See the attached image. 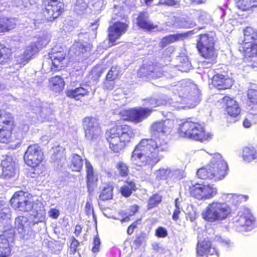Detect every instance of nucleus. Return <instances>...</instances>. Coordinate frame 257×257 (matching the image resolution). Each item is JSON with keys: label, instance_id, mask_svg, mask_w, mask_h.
I'll return each mask as SVG.
<instances>
[{"label": "nucleus", "instance_id": "12", "mask_svg": "<svg viewBox=\"0 0 257 257\" xmlns=\"http://www.w3.org/2000/svg\"><path fill=\"white\" fill-rule=\"evenodd\" d=\"M67 54L62 48H53L48 54L49 59L51 61V69L59 71L65 67L67 63Z\"/></svg>", "mask_w": 257, "mask_h": 257}, {"label": "nucleus", "instance_id": "18", "mask_svg": "<svg viewBox=\"0 0 257 257\" xmlns=\"http://www.w3.org/2000/svg\"><path fill=\"white\" fill-rule=\"evenodd\" d=\"M233 84V79L227 74L216 73L211 78V84L219 90L229 89Z\"/></svg>", "mask_w": 257, "mask_h": 257}, {"label": "nucleus", "instance_id": "60", "mask_svg": "<svg viewBox=\"0 0 257 257\" xmlns=\"http://www.w3.org/2000/svg\"><path fill=\"white\" fill-rule=\"evenodd\" d=\"M85 211L88 215L93 214V208L91 203L87 202L85 206Z\"/></svg>", "mask_w": 257, "mask_h": 257}, {"label": "nucleus", "instance_id": "49", "mask_svg": "<svg viewBox=\"0 0 257 257\" xmlns=\"http://www.w3.org/2000/svg\"><path fill=\"white\" fill-rule=\"evenodd\" d=\"M196 16L199 22L202 23H206L207 21L208 20V15L207 13L201 10H196Z\"/></svg>", "mask_w": 257, "mask_h": 257}, {"label": "nucleus", "instance_id": "45", "mask_svg": "<svg viewBox=\"0 0 257 257\" xmlns=\"http://www.w3.org/2000/svg\"><path fill=\"white\" fill-rule=\"evenodd\" d=\"M171 174L170 169L160 168L156 172V177L158 180H164L169 178Z\"/></svg>", "mask_w": 257, "mask_h": 257}, {"label": "nucleus", "instance_id": "62", "mask_svg": "<svg viewBox=\"0 0 257 257\" xmlns=\"http://www.w3.org/2000/svg\"><path fill=\"white\" fill-rule=\"evenodd\" d=\"M148 103L154 107H158L160 104V102L156 98H151L148 100Z\"/></svg>", "mask_w": 257, "mask_h": 257}, {"label": "nucleus", "instance_id": "55", "mask_svg": "<svg viewBox=\"0 0 257 257\" xmlns=\"http://www.w3.org/2000/svg\"><path fill=\"white\" fill-rule=\"evenodd\" d=\"M180 208L177 202V199L175 200V209L173 211L172 215V219L173 220L176 221L179 218V214H180Z\"/></svg>", "mask_w": 257, "mask_h": 257}, {"label": "nucleus", "instance_id": "35", "mask_svg": "<svg viewBox=\"0 0 257 257\" xmlns=\"http://www.w3.org/2000/svg\"><path fill=\"white\" fill-rule=\"evenodd\" d=\"M64 81L60 76H55L49 80V85L51 88L55 92H60L64 87Z\"/></svg>", "mask_w": 257, "mask_h": 257}, {"label": "nucleus", "instance_id": "57", "mask_svg": "<svg viewBox=\"0 0 257 257\" xmlns=\"http://www.w3.org/2000/svg\"><path fill=\"white\" fill-rule=\"evenodd\" d=\"M176 4V2L175 0H159L157 5L158 6H173Z\"/></svg>", "mask_w": 257, "mask_h": 257}, {"label": "nucleus", "instance_id": "9", "mask_svg": "<svg viewBox=\"0 0 257 257\" xmlns=\"http://www.w3.org/2000/svg\"><path fill=\"white\" fill-rule=\"evenodd\" d=\"M187 190L191 197L198 200L212 198L217 193V189L212 185L199 183L188 185Z\"/></svg>", "mask_w": 257, "mask_h": 257}, {"label": "nucleus", "instance_id": "56", "mask_svg": "<svg viewBox=\"0 0 257 257\" xmlns=\"http://www.w3.org/2000/svg\"><path fill=\"white\" fill-rule=\"evenodd\" d=\"M48 215L50 217L56 219L60 215V212L55 208H51L48 211Z\"/></svg>", "mask_w": 257, "mask_h": 257}, {"label": "nucleus", "instance_id": "1", "mask_svg": "<svg viewBox=\"0 0 257 257\" xmlns=\"http://www.w3.org/2000/svg\"><path fill=\"white\" fill-rule=\"evenodd\" d=\"M168 150V143L160 137L144 138L135 146L130 160L137 167L152 168L161 161L162 156L160 153Z\"/></svg>", "mask_w": 257, "mask_h": 257}, {"label": "nucleus", "instance_id": "54", "mask_svg": "<svg viewBox=\"0 0 257 257\" xmlns=\"http://www.w3.org/2000/svg\"><path fill=\"white\" fill-rule=\"evenodd\" d=\"M46 40L43 37L37 38V40L35 42L34 46H33V51L35 50L34 47H35L37 50L38 51L40 48H43L46 44Z\"/></svg>", "mask_w": 257, "mask_h": 257}, {"label": "nucleus", "instance_id": "8", "mask_svg": "<svg viewBox=\"0 0 257 257\" xmlns=\"http://www.w3.org/2000/svg\"><path fill=\"white\" fill-rule=\"evenodd\" d=\"M230 213V207L226 203L213 201L208 204L202 216L208 222H215L226 218Z\"/></svg>", "mask_w": 257, "mask_h": 257}, {"label": "nucleus", "instance_id": "24", "mask_svg": "<svg viewBox=\"0 0 257 257\" xmlns=\"http://www.w3.org/2000/svg\"><path fill=\"white\" fill-rule=\"evenodd\" d=\"M120 70L118 66H112L108 71L104 82V86L107 89L111 90L114 87V82L120 75Z\"/></svg>", "mask_w": 257, "mask_h": 257}, {"label": "nucleus", "instance_id": "21", "mask_svg": "<svg viewBox=\"0 0 257 257\" xmlns=\"http://www.w3.org/2000/svg\"><path fill=\"white\" fill-rule=\"evenodd\" d=\"M153 111L152 108L148 107L132 108V122L135 123L141 122L150 116Z\"/></svg>", "mask_w": 257, "mask_h": 257}, {"label": "nucleus", "instance_id": "19", "mask_svg": "<svg viewBox=\"0 0 257 257\" xmlns=\"http://www.w3.org/2000/svg\"><path fill=\"white\" fill-rule=\"evenodd\" d=\"M1 166L2 175L4 178L9 179L15 176L17 171L16 164L12 157L7 156L3 160Z\"/></svg>", "mask_w": 257, "mask_h": 257}, {"label": "nucleus", "instance_id": "53", "mask_svg": "<svg viewBox=\"0 0 257 257\" xmlns=\"http://www.w3.org/2000/svg\"><path fill=\"white\" fill-rule=\"evenodd\" d=\"M100 246V240L98 235H95L93 237V246L91 250L93 253H96L99 251V247Z\"/></svg>", "mask_w": 257, "mask_h": 257}, {"label": "nucleus", "instance_id": "17", "mask_svg": "<svg viewBox=\"0 0 257 257\" xmlns=\"http://www.w3.org/2000/svg\"><path fill=\"white\" fill-rule=\"evenodd\" d=\"M174 127V120L166 118L155 121L151 125V131L153 133L170 134Z\"/></svg>", "mask_w": 257, "mask_h": 257}, {"label": "nucleus", "instance_id": "59", "mask_svg": "<svg viewBox=\"0 0 257 257\" xmlns=\"http://www.w3.org/2000/svg\"><path fill=\"white\" fill-rule=\"evenodd\" d=\"M139 209V206L137 204H134L130 206L129 210V215L131 216H133L135 214H136Z\"/></svg>", "mask_w": 257, "mask_h": 257}, {"label": "nucleus", "instance_id": "50", "mask_svg": "<svg viewBox=\"0 0 257 257\" xmlns=\"http://www.w3.org/2000/svg\"><path fill=\"white\" fill-rule=\"evenodd\" d=\"M155 235L159 238H165L168 235V231L165 227L159 226L155 230Z\"/></svg>", "mask_w": 257, "mask_h": 257}, {"label": "nucleus", "instance_id": "25", "mask_svg": "<svg viewBox=\"0 0 257 257\" xmlns=\"http://www.w3.org/2000/svg\"><path fill=\"white\" fill-rule=\"evenodd\" d=\"M90 91L88 89L82 86L66 91V95L76 101H81L83 98L88 97Z\"/></svg>", "mask_w": 257, "mask_h": 257}, {"label": "nucleus", "instance_id": "36", "mask_svg": "<svg viewBox=\"0 0 257 257\" xmlns=\"http://www.w3.org/2000/svg\"><path fill=\"white\" fill-rule=\"evenodd\" d=\"M242 157L244 161H251L257 158V150L253 147H246L242 151Z\"/></svg>", "mask_w": 257, "mask_h": 257}, {"label": "nucleus", "instance_id": "64", "mask_svg": "<svg viewBox=\"0 0 257 257\" xmlns=\"http://www.w3.org/2000/svg\"><path fill=\"white\" fill-rule=\"evenodd\" d=\"M192 4L200 5L205 4L207 0H190Z\"/></svg>", "mask_w": 257, "mask_h": 257}, {"label": "nucleus", "instance_id": "20", "mask_svg": "<svg viewBox=\"0 0 257 257\" xmlns=\"http://www.w3.org/2000/svg\"><path fill=\"white\" fill-rule=\"evenodd\" d=\"M179 93L181 97H188L190 101L193 102V106L197 105L201 100L198 93L190 85H182Z\"/></svg>", "mask_w": 257, "mask_h": 257}, {"label": "nucleus", "instance_id": "16", "mask_svg": "<svg viewBox=\"0 0 257 257\" xmlns=\"http://www.w3.org/2000/svg\"><path fill=\"white\" fill-rule=\"evenodd\" d=\"M136 20V25L140 30L150 32L158 28V26L151 21L150 15L146 11L140 12Z\"/></svg>", "mask_w": 257, "mask_h": 257}, {"label": "nucleus", "instance_id": "5", "mask_svg": "<svg viewBox=\"0 0 257 257\" xmlns=\"http://www.w3.org/2000/svg\"><path fill=\"white\" fill-rule=\"evenodd\" d=\"M243 39L239 44V51L247 62H253L252 67L257 65V30L246 27L243 30Z\"/></svg>", "mask_w": 257, "mask_h": 257}, {"label": "nucleus", "instance_id": "34", "mask_svg": "<svg viewBox=\"0 0 257 257\" xmlns=\"http://www.w3.org/2000/svg\"><path fill=\"white\" fill-rule=\"evenodd\" d=\"M13 118L10 113L0 111V126L5 128H13Z\"/></svg>", "mask_w": 257, "mask_h": 257}, {"label": "nucleus", "instance_id": "2", "mask_svg": "<svg viewBox=\"0 0 257 257\" xmlns=\"http://www.w3.org/2000/svg\"><path fill=\"white\" fill-rule=\"evenodd\" d=\"M134 136L132 127L121 122H116L112 126L106 130L104 134L109 149L113 153H119L123 151Z\"/></svg>", "mask_w": 257, "mask_h": 257}, {"label": "nucleus", "instance_id": "40", "mask_svg": "<svg viewBox=\"0 0 257 257\" xmlns=\"http://www.w3.org/2000/svg\"><path fill=\"white\" fill-rule=\"evenodd\" d=\"M1 23L4 29L2 28V32L9 31L13 29L16 25V22L14 19H9L5 17L0 18Z\"/></svg>", "mask_w": 257, "mask_h": 257}, {"label": "nucleus", "instance_id": "32", "mask_svg": "<svg viewBox=\"0 0 257 257\" xmlns=\"http://www.w3.org/2000/svg\"><path fill=\"white\" fill-rule=\"evenodd\" d=\"M136 189V185L133 180H126L120 188L119 192L122 196L127 198L131 196Z\"/></svg>", "mask_w": 257, "mask_h": 257}, {"label": "nucleus", "instance_id": "48", "mask_svg": "<svg viewBox=\"0 0 257 257\" xmlns=\"http://www.w3.org/2000/svg\"><path fill=\"white\" fill-rule=\"evenodd\" d=\"M24 160L26 164L29 167L32 165V147L30 145L25 152L24 156Z\"/></svg>", "mask_w": 257, "mask_h": 257}, {"label": "nucleus", "instance_id": "13", "mask_svg": "<svg viewBox=\"0 0 257 257\" xmlns=\"http://www.w3.org/2000/svg\"><path fill=\"white\" fill-rule=\"evenodd\" d=\"M128 28V24L125 22L116 21L110 25L107 29V39L112 46L117 44L116 40L125 34Z\"/></svg>", "mask_w": 257, "mask_h": 257}, {"label": "nucleus", "instance_id": "4", "mask_svg": "<svg viewBox=\"0 0 257 257\" xmlns=\"http://www.w3.org/2000/svg\"><path fill=\"white\" fill-rule=\"evenodd\" d=\"M215 33L213 31L198 35L196 48L200 56L211 65L216 63L218 53L215 48Z\"/></svg>", "mask_w": 257, "mask_h": 257}, {"label": "nucleus", "instance_id": "42", "mask_svg": "<svg viewBox=\"0 0 257 257\" xmlns=\"http://www.w3.org/2000/svg\"><path fill=\"white\" fill-rule=\"evenodd\" d=\"M11 56V50L0 44V64L7 62Z\"/></svg>", "mask_w": 257, "mask_h": 257}, {"label": "nucleus", "instance_id": "6", "mask_svg": "<svg viewBox=\"0 0 257 257\" xmlns=\"http://www.w3.org/2000/svg\"><path fill=\"white\" fill-rule=\"evenodd\" d=\"M179 135L185 138L200 142L209 141L212 135L207 132L201 124L192 118H187L180 125L178 130Z\"/></svg>", "mask_w": 257, "mask_h": 257}, {"label": "nucleus", "instance_id": "44", "mask_svg": "<svg viewBox=\"0 0 257 257\" xmlns=\"http://www.w3.org/2000/svg\"><path fill=\"white\" fill-rule=\"evenodd\" d=\"M13 128H5L0 126V142L7 143L10 140L11 130Z\"/></svg>", "mask_w": 257, "mask_h": 257}, {"label": "nucleus", "instance_id": "39", "mask_svg": "<svg viewBox=\"0 0 257 257\" xmlns=\"http://www.w3.org/2000/svg\"><path fill=\"white\" fill-rule=\"evenodd\" d=\"M162 200V196L158 193L152 195L148 199L147 204V209L151 210L157 207Z\"/></svg>", "mask_w": 257, "mask_h": 257}, {"label": "nucleus", "instance_id": "47", "mask_svg": "<svg viewBox=\"0 0 257 257\" xmlns=\"http://www.w3.org/2000/svg\"><path fill=\"white\" fill-rule=\"evenodd\" d=\"M145 242V236L143 234L137 235L133 241V244L132 248L137 249Z\"/></svg>", "mask_w": 257, "mask_h": 257}, {"label": "nucleus", "instance_id": "33", "mask_svg": "<svg viewBox=\"0 0 257 257\" xmlns=\"http://www.w3.org/2000/svg\"><path fill=\"white\" fill-rule=\"evenodd\" d=\"M83 162V160L79 155L74 154L72 155L68 167L72 172H80L82 168Z\"/></svg>", "mask_w": 257, "mask_h": 257}, {"label": "nucleus", "instance_id": "28", "mask_svg": "<svg viewBox=\"0 0 257 257\" xmlns=\"http://www.w3.org/2000/svg\"><path fill=\"white\" fill-rule=\"evenodd\" d=\"M85 166L87 187L89 191H92L93 188L97 185L98 177L97 175L95 174L93 168L89 162H86Z\"/></svg>", "mask_w": 257, "mask_h": 257}, {"label": "nucleus", "instance_id": "38", "mask_svg": "<svg viewBox=\"0 0 257 257\" xmlns=\"http://www.w3.org/2000/svg\"><path fill=\"white\" fill-rule=\"evenodd\" d=\"M113 187L111 185L107 184L102 189L99 198L102 201L112 199Z\"/></svg>", "mask_w": 257, "mask_h": 257}, {"label": "nucleus", "instance_id": "11", "mask_svg": "<svg viewBox=\"0 0 257 257\" xmlns=\"http://www.w3.org/2000/svg\"><path fill=\"white\" fill-rule=\"evenodd\" d=\"M85 137L93 140L96 139L99 136L101 128L97 119L92 116H87L82 120Z\"/></svg>", "mask_w": 257, "mask_h": 257}, {"label": "nucleus", "instance_id": "10", "mask_svg": "<svg viewBox=\"0 0 257 257\" xmlns=\"http://www.w3.org/2000/svg\"><path fill=\"white\" fill-rule=\"evenodd\" d=\"M11 206L16 211L27 212L32 209V195L27 192H16L10 200Z\"/></svg>", "mask_w": 257, "mask_h": 257}, {"label": "nucleus", "instance_id": "51", "mask_svg": "<svg viewBox=\"0 0 257 257\" xmlns=\"http://www.w3.org/2000/svg\"><path fill=\"white\" fill-rule=\"evenodd\" d=\"M79 245V241L74 237H72L71 239V242L69 246L70 253H75L77 250V247Z\"/></svg>", "mask_w": 257, "mask_h": 257}, {"label": "nucleus", "instance_id": "15", "mask_svg": "<svg viewBox=\"0 0 257 257\" xmlns=\"http://www.w3.org/2000/svg\"><path fill=\"white\" fill-rule=\"evenodd\" d=\"M218 255V250L208 238L198 241L196 247V257H208V255Z\"/></svg>", "mask_w": 257, "mask_h": 257}, {"label": "nucleus", "instance_id": "52", "mask_svg": "<svg viewBox=\"0 0 257 257\" xmlns=\"http://www.w3.org/2000/svg\"><path fill=\"white\" fill-rule=\"evenodd\" d=\"M103 72V71L102 69L95 68L92 69L90 72L91 78L95 80H97L101 77Z\"/></svg>", "mask_w": 257, "mask_h": 257}, {"label": "nucleus", "instance_id": "31", "mask_svg": "<svg viewBox=\"0 0 257 257\" xmlns=\"http://www.w3.org/2000/svg\"><path fill=\"white\" fill-rule=\"evenodd\" d=\"M187 36L184 33L170 34L163 37L160 42V47L163 49L168 45L183 40Z\"/></svg>", "mask_w": 257, "mask_h": 257}, {"label": "nucleus", "instance_id": "46", "mask_svg": "<svg viewBox=\"0 0 257 257\" xmlns=\"http://www.w3.org/2000/svg\"><path fill=\"white\" fill-rule=\"evenodd\" d=\"M118 115L122 120L132 122V108L121 109Z\"/></svg>", "mask_w": 257, "mask_h": 257}, {"label": "nucleus", "instance_id": "37", "mask_svg": "<svg viewBox=\"0 0 257 257\" xmlns=\"http://www.w3.org/2000/svg\"><path fill=\"white\" fill-rule=\"evenodd\" d=\"M11 252L8 240L4 235H0V257H7Z\"/></svg>", "mask_w": 257, "mask_h": 257}, {"label": "nucleus", "instance_id": "41", "mask_svg": "<svg viewBox=\"0 0 257 257\" xmlns=\"http://www.w3.org/2000/svg\"><path fill=\"white\" fill-rule=\"evenodd\" d=\"M236 7L242 11H248L252 8L255 7L251 0H234Z\"/></svg>", "mask_w": 257, "mask_h": 257}, {"label": "nucleus", "instance_id": "14", "mask_svg": "<svg viewBox=\"0 0 257 257\" xmlns=\"http://www.w3.org/2000/svg\"><path fill=\"white\" fill-rule=\"evenodd\" d=\"M252 216L247 212H242L234 218L232 222L233 228L237 232H245L250 229L253 222Z\"/></svg>", "mask_w": 257, "mask_h": 257}, {"label": "nucleus", "instance_id": "61", "mask_svg": "<svg viewBox=\"0 0 257 257\" xmlns=\"http://www.w3.org/2000/svg\"><path fill=\"white\" fill-rule=\"evenodd\" d=\"M251 115H251L249 112L248 116L244 119L242 122V124L244 127L248 128L251 126V122L250 119L251 118Z\"/></svg>", "mask_w": 257, "mask_h": 257}, {"label": "nucleus", "instance_id": "22", "mask_svg": "<svg viewBox=\"0 0 257 257\" xmlns=\"http://www.w3.org/2000/svg\"><path fill=\"white\" fill-rule=\"evenodd\" d=\"M222 101L225 105V111L227 114L232 117L237 116L240 113V109L238 103L233 98L225 96Z\"/></svg>", "mask_w": 257, "mask_h": 257}, {"label": "nucleus", "instance_id": "27", "mask_svg": "<svg viewBox=\"0 0 257 257\" xmlns=\"http://www.w3.org/2000/svg\"><path fill=\"white\" fill-rule=\"evenodd\" d=\"M246 104L251 115H257V90L249 89L247 92Z\"/></svg>", "mask_w": 257, "mask_h": 257}, {"label": "nucleus", "instance_id": "29", "mask_svg": "<svg viewBox=\"0 0 257 257\" xmlns=\"http://www.w3.org/2000/svg\"><path fill=\"white\" fill-rule=\"evenodd\" d=\"M72 48L75 56L83 57L90 53L92 45L87 42L81 43L77 41L73 45Z\"/></svg>", "mask_w": 257, "mask_h": 257}, {"label": "nucleus", "instance_id": "3", "mask_svg": "<svg viewBox=\"0 0 257 257\" xmlns=\"http://www.w3.org/2000/svg\"><path fill=\"white\" fill-rule=\"evenodd\" d=\"M228 167L220 154H215L210 163L199 169L197 175L199 179L218 181L223 179L228 174Z\"/></svg>", "mask_w": 257, "mask_h": 257}, {"label": "nucleus", "instance_id": "26", "mask_svg": "<svg viewBox=\"0 0 257 257\" xmlns=\"http://www.w3.org/2000/svg\"><path fill=\"white\" fill-rule=\"evenodd\" d=\"M43 160V153L39 148L33 150V174H40L44 171L45 167L42 164Z\"/></svg>", "mask_w": 257, "mask_h": 257}, {"label": "nucleus", "instance_id": "30", "mask_svg": "<svg viewBox=\"0 0 257 257\" xmlns=\"http://www.w3.org/2000/svg\"><path fill=\"white\" fill-rule=\"evenodd\" d=\"M15 225L18 232L23 235L25 233H28L31 230V222L27 217L23 216L16 218Z\"/></svg>", "mask_w": 257, "mask_h": 257}, {"label": "nucleus", "instance_id": "63", "mask_svg": "<svg viewBox=\"0 0 257 257\" xmlns=\"http://www.w3.org/2000/svg\"><path fill=\"white\" fill-rule=\"evenodd\" d=\"M82 230V227L81 226V225L79 224H77L75 226L74 233L75 234L76 236H78L81 233Z\"/></svg>", "mask_w": 257, "mask_h": 257}, {"label": "nucleus", "instance_id": "23", "mask_svg": "<svg viewBox=\"0 0 257 257\" xmlns=\"http://www.w3.org/2000/svg\"><path fill=\"white\" fill-rule=\"evenodd\" d=\"M3 202H0V221L4 225V231H7L11 227V209L8 205L3 204Z\"/></svg>", "mask_w": 257, "mask_h": 257}, {"label": "nucleus", "instance_id": "7", "mask_svg": "<svg viewBox=\"0 0 257 257\" xmlns=\"http://www.w3.org/2000/svg\"><path fill=\"white\" fill-rule=\"evenodd\" d=\"M36 13L42 15L46 22H53L61 17L65 11V5L61 0H42V4L36 7Z\"/></svg>", "mask_w": 257, "mask_h": 257}, {"label": "nucleus", "instance_id": "43", "mask_svg": "<svg viewBox=\"0 0 257 257\" xmlns=\"http://www.w3.org/2000/svg\"><path fill=\"white\" fill-rule=\"evenodd\" d=\"M115 168L118 172L119 175L121 177H126L130 173L128 166L122 161H119L117 163Z\"/></svg>", "mask_w": 257, "mask_h": 257}, {"label": "nucleus", "instance_id": "58", "mask_svg": "<svg viewBox=\"0 0 257 257\" xmlns=\"http://www.w3.org/2000/svg\"><path fill=\"white\" fill-rule=\"evenodd\" d=\"M139 220H136L128 226L126 230V232L128 235H131L134 232L135 229L137 228V222Z\"/></svg>", "mask_w": 257, "mask_h": 257}]
</instances>
